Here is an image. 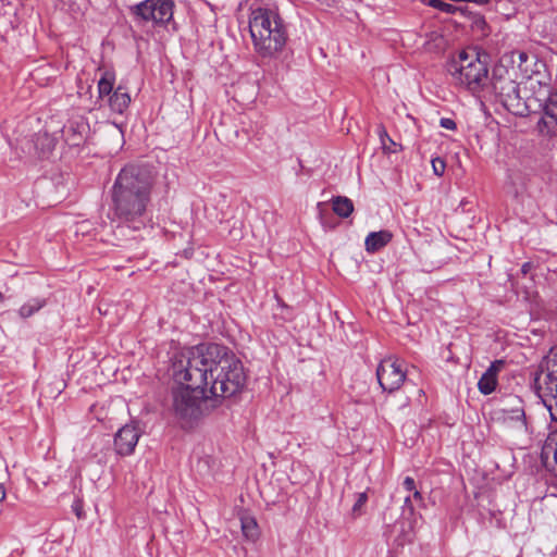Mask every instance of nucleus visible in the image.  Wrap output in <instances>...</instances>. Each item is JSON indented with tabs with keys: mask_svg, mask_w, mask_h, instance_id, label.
Wrapping results in <instances>:
<instances>
[{
	"mask_svg": "<svg viewBox=\"0 0 557 557\" xmlns=\"http://www.w3.org/2000/svg\"><path fill=\"white\" fill-rule=\"evenodd\" d=\"M461 15L468 18L469 26L471 27L472 30L480 32L483 35H487V23L482 14L478 12H472L467 8V11L461 13Z\"/></svg>",
	"mask_w": 557,
	"mask_h": 557,
	"instance_id": "obj_22",
	"label": "nucleus"
},
{
	"mask_svg": "<svg viewBox=\"0 0 557 557\" xmlns=\"http://www.w3.org/2000/svg\"><path fill=\"white\" fill-rule=\"evenodd\" d=\"M433 172L437 176H442L445 172L446 164L443 159L435 158L432 160Z\"/></svg>",
	"mask_w": 557,
	"mask_h": 557,
	"instance_id": "obj_27",
	"label": "nucleus"
},
{
	"mask_svg": "<svg viewBox=\"0 0 557 557\" xmlns=\"http://www.w3.org/2000/svg\"><path fill=\"white\" fill-rule=\"evenodd\" d=\"M513 413L515 414L511 418H516V419L525 418V413L521 408H518L517 410H515Z\"/></svg>",
	"mask_w": 557,
	"mask_h": 557,
	"instance_id": "obj_32",
	"label": "nucleus"
},
{
	"mask_svg": "<svg viewBox=\"0 0 557 557\" xmlns=\"http://www.w3.org/2000/svg\"><path fill=\"white\" fill-rule=\"evenodd\" d=\"M534 387L549 418H557V346L549 350L535 372Z\"/></svg>",
	"mask_w": 557,
	"mask_h": 557,
	"instance_id": "obj_7",
	"label": "nucleus"
},
{
	"mask_svg": "<svg viewBox=\"0 0 557 557\" xmlns=\"http://www.w3.org/2000/svg\"><path fill=\"white\" fill-rule=\"evenodd\" d=\"M486 53L462 50L451 66L456 83L473 96L482 97L490 83Z\"/></svg>",
	"mask_w": 557,
	"mask_h": 557,
	"instance_id": "obj_4",
	"label": "nucleus"
},
{
	"mask_svg": "<svg viewBox=\"0 0 557 557\" xmlns=\"http://www.w3.org/2000/svg\"><path fill=\"white\" fill-rule=\"evenodd\" d=\"M172 389L173 410L177 418H201L216 407V401L207 395V386H196L191 382L177 383Z\"/></svg>",
	"mask_w": 557,
	"mask_h": 557,
	"instance_id": "obj_5",
	"label": "nucleus"
},
{
	"mask_svg": "<svg viewBox=\"0 0 557 557\" xmlns=\"http://www.w3.org/2000/svg\"><path fill=\"white\" fill-rule=\"evenodd\" d=\"M249 32L255 51L263 59L275 58L283 51L288 38L283 18L269 8L251 10Z\"/></svg>",
	"mask_w": 557,
	"mask_h": 557,
	"instance_id": "obj_3",
	"label": "nucleus"
},
{
	"mask_svg": "<svg viewBox=\"0 0 557 557\" xmlns=\"http://www.w3.org/2000/svg\"><path fill=\"white\" fill-rule=\"evenodd\" d=\"M529 267H530L529 263L522 264L521 271L525 274L528 272Z\"/></svg>",
	"mask_w": 557,
	"mask_h": 557,
	"instance_id": "obj_36",
	"label": "nucleus"
},
{
	"mask_svg": "<svg viewBox=\"0 0 557 557\" xmlns=\"http://www.w3.org/2000/svg\"><path fill=\"white\" fill-rule=\"evenodd\" d=\"M440 126L449 131H455L457 128L456 122L450 117H442L440 120Z\"/></svg>",
	"mask_w": 557,
	"mask_h": 557,
	"instance_id": "obj_28",
	"label": "nucleus"
},
{
	"mask_svg": "<svg viewBox=\"0 0 557 557\" xmlns=\"http://www.w3.org/2000/svg\"><path fill=\"white\" fill-rule=\"evenodd\" d=\"M47 304V300L41 297H35L28 299L21 308L18 309V315L22 319H27L35 313H37L40 309H42Z\"/></svg>",
	"mask_w": 557,
	"mask_h": 557,
	"instance_id": "obj_21",
	"label": "nucleus"
},
{
	"mask_svg": "<svg viewBox=\"0 0 557 557\" xmlns=\"http://www.w3.org/2000/svg\"><path fill=\"white\" fill-rule=\"evenodd\" d=\"M494 96L508 111L518 115H524L527 104L520 96V87L516 83L510 70L505 65L495 66L490 83L482 97Z\"/></svg>",
	"mask_w": 557,
	"mask_h": 557,
	"instance_id": "obj_6",
	"label": "nucleus"
},
{
	"mask_svg": "<svg viewBox=\"0 0 557 557\" xmlns=\"http://www.w3.org/2000/svg\"><path fill=\"white\" fill-rule=\"evenodd\" d=\"M115 73L112 70H104L101 72L100 78L97 84L98 99L110 97L114 91Z\"/></svg>",
	"mask_w": 557,
	"mask_h": 557,
	"instance_id": "obj_18",
	"label": "nucleus"
},
{
	"mask_svg": "<svg viewBox=\"0 0 557 557\" xmlns=\"http://www.w3.org/2000/svg\"><path fill=\"white\" fill-rule=\"evenodd\" d=\"M129 103L131 96L122 86H117L108 98L110 110L117 114H123L129 107Z\"/></svg>",
	"mask_w": 557,
	"mask_h": 557,
	"instance_id": "obj_16",
	"label": "nucleus"
},
{
	"mask_svg": "<svg viewBox=\"0 0 557 557\" xmlns=\"http://www.w3.org/2000/svg\"><path fill=\"white\" fill-rule=\"evenodd\" d=\"M175 383L191 382L209 387L216 406L242 393L247 381L244 364L225 345L201 343L177 354L172 363Z\"/></svg>",
	"mask_w": 557,
	"mask_h": 557,
	"instance_id": "obj_1",
	"label": "nucleus"
},
{
	"mask_svg": "<svg viewBox=\"0 0 557 557\" xmlns=\"http://www.w3.org/2000/svg\"><path fill=\"white\" fill-rule=\"evenodd\" d=\"M510 400H512L513 403H517V404H521V399L518 398L517 396L510 397Z\"/></svg>",
	"mask_w": 557,
	"mask_h": 557,
	"instance_id": "obj_37",
	"label": "nucleus"
},
{
	"mask_svg": "<svg viewBox=\"0 0 557 557\" xmlns=\"http://www.w3.org/2000/svg\"><path fill=\"white\" fill-rule=\"evenodd\" d=\"M540 108L535 126L539 136L547 140L557 138V90L550 91Z\"/></svg>",
	"mask_w": 557,
	"mask_h": 557,
	"instance_id": "obj_10",
	"label": "nucleus"
},
{
	"mask_svg": "<svg viewBox=\"0 0 557 557\" xmlns=\"http://www.w3.org/2000/svg\"><path fill=\"white\" fill-rule=\"evenodd\" d=\"M491 0H467V2H472V3H475L478 5H484V4H487L490 3Z\"/></svg>",
	"mask_w": 557,
	"mask_h": 557,
	"instance_id": "obj_34",
	"label": "nucleus"
},
{
	"mask_svg": "<svg viewBox=\"0 0 557 557\" xmlns=\"http://www.w3.org/2000/svg\"><path fill=\"white\" fill-rule=\"evenodd\" d=\"M154 180L153 168L147 164H127L119 172L111 187V201L120 223L138 231L150 222L148 206Z\"/></svg>",
	"mask_w": 557,
	"mask_h": 557,
	"instance_id": "obj_2",
	"label": "nucleus"
},
{
	"mask_svg": "<svg viewBox=\"0 0 557 557\" xmlns=\"http://www.w3.org/2000/svg\"><path fill=\"white\" fill-rule=\"evenodd\" d=\"M412 498L418 500V502H422L423 500L422 495H421V493L418 490L412 491Z\"/></svg>",
	"mask_w": 557,
	"mask_h": 557,
	"instance_id": "obj_33",
	"label": "nucleus"
},
{
	"mask_svg": "<svg viewBox=\"0 0 557 557\" xmlns=\"http://www.w3.org/2000/svg\"><path fill=\"white\" fill-rule=\"evenodd\" d=\"M90 132V126L85 116L78 115L70 119L62 128V135L70 147L83 145Z\"/></svg>",
	"mask_w": 557,
	"mask_h": 557,
	"instance_id": "obj_12",
	"label": "nucleus"
},
{
	"mask_svg": "<svg viewBox=\"0 0 557 557\" xmlns=\"http://www.w3.org/2000/svg\"><path fill=\"white\" fill-rule=\"evenodd\" d=\"M414 512V507L412 505V500H411V496L408 495L405 500H404V505H403V513L406 515V513H409V515H413Z\"/></svg>",
	"mask_w": 557,
	"mask_h": 557,
	"instance_id": "obj_29",
	"label": "nucleus"
},
{
	"mask_svg": "<svg viewBox=\"0 0 557 557\" xmlns=\"http://www.w3.org/2000/svg\"><path fill=\"white\" fill-rule=\"evenodd\" d=\"M367 500H368V495L366 493H359L357 495V499L352 506V512L355 515H360L361 508L364 506Z\"/></svg>",
	"mask_w": 557,
	"mask_h": 557,
	"instance_id": "obj_26",
	"label": "nucleus"
},
{
	"mask_svg": "<svg viewBox=\"0 0 557 557\" xmlns=\"http://www.w3.org/2000/svg\"><path fill=\"white\" fill-rule=\"evenodd\" d=\"M5 498V490L2 484H0V503Z\"/></svg>",
	"mask_w": 557,
	"mask_h": 557,
	"instance_id": "obj_35",
	"label": "nucleus"
},
{
	"mask_svg": "<svg viewBox=\"0 0 557 557\" xmlns=\"http://www.w3.org/2000/svg\"><path fill=\"white\" fill-rule=\"evenodd\" d=\"M393 238L389 231L382 230L379 232H371L368 234L364 240L366 250L368 252H376L385 247Z\"/></svg>",
	"mask_w": 557,
	"mask_h": 557,
	"instance_id": "obj_17",
	"label": "nucleus"
},
{
	"mask_svg": "<svg viewBox=\"0 0 557 557\" xmlns=\"http://www.w3.org/2000/svg\"><path fill=\"white\" fill-rule=\"evenodd\" d=\"M531 57L528 52L522 50H513L508 54H505L500 59V64L508 63L511 65V72L516 75V70L519 71L523 76H528L532 70L530 69L529 61Z\"/></svg>",
	"mask_w": 557,
	"mask_h": 557,
	"instance_id": "obj_14",
	"label": "nucleus"
},
{
	"mask_svg": "<svg viewBox=\"0 0 557 557\" xmlns=\"http://www.w3.org/2000/svg\"><path fill=\"white\" fill-rule=\"evenodd\" d=\"M557 422V420H555Z\"/></svg>",
	"mask_w": 557,
	"mask_h": 557,
	"instance_id": "obj_39",
	"label": "nucleus"
},
{
	"mask_svg": "<svg viewBox=\"0 0 557 557\" xmlns=\"http://www.w3.org/2000/svg\"><path fill=\"white\" fill-rule=\"evenodd\" d=\"M32 143L38 157L45 159L48 158L54 150L57 139L48 132L39 131L38 133L34 134Z\"/></svg>",
	"mask_w": 557,
	"mask_h": 557,
	"instance_id": "obj_15",
	"label": "nucleus"
},
{
	"mask_svg": "<svg viewBox=\"0 0 557 557\" xmlns=\"http://www.w3.org/2000/svg\"><path fill=\"white\" fill-rule=\"evenodd\" d=\"M553 454L555 466L557 467V444L554 446L552 443L545 444L542 450V458L548 459L549 455ZM557 474V469H553Z\"/></svg>",
	"mask_w": 557,
	"mask_h": 557,
	"instance_id": "obj_25",
	"label": "nucleus"
},
{
	"mask_svg": "<svg viewBox=\"0 0 557 557\" xmlns=\"http://www.w3.org/2000/svg\"><path fill=\"white\" fill-rule=\"evenodd\" d=\"M505 367L504 360H495L482 374L478 382V388L483 395L493 393L497 385V374Z\"/></svg>",
	"mask_w": 557,
	"mask_h": 557,
	"instance_id": "obj_13",
	"label": "nucleus"
},
{
	"mask_svg": "<svg viewBox=\"0 0 557 557\" xmlns=\"http://www.w3.org/2000/svg\"><path fill=\"white\" fill-rule=\"evenodd\" d=\"M407 377V363L396 356L382 359L376 368V379L383 392L398 391Z\"/></svg>",
	"mask_w": 557,
	"mask_h": 557,
	"instance_id": "obj_8",
	"label": "nucleus"
},
{
	"mask_svg": "<svg viewBox=\"0 0 557 557\" xmlns=\"http://www.w3.org/2000/svg\"><path fill=\"white\" fill-rule=\"evenodd\" d=\"M5 299V296L0 292V302H2Z\"/></svg>",
	"mask_w": 557,
	"mask_h": 557,
	"instance_id": "obj_38",
	"label": "nucleus"
},
{
	"mask_svg": "<svg viewBox=\"0 0 557 557\" xmlns=\"http://www.w3.org/2000/svg\"><path fill=\"white\" fill-rule=\"evenodd\" d=\"M430 5L447 14H456L457 12L461 14L467 11V8L456 7L443 0H431Z\"/></svg>",
	"mask_w": 557,
	"mask_h": 557,
	"instance_id": "obj_23",
	"label": "nucleus"
},
{
	"mask_svg": "<svg viewBox=\"0 0 557 557\" xmlns=\"http://www.w3.org/2000/svg\"><path fill=\"white\" fill-rule=\"evenodd\" d=\"M173 0H145L129 8L135 18L166 24L173 18Z\"/></svg>",
	"mask_w": 557,
	"mask_h": 557,
	"instance_id": "obj_9",
	"label": "nucleus"
},
{
	"mask_svg": "<svg viewBox=\"0 0 557 557\" xmlns=\"http://www.w3.org/2000/svg\"><path fill=\"white\" fill-rule=\"evenodd\" d=\"M403 486L408 492H412V491L417 490L416 482L411 476H406L404 479Z\"/></svg>",
	"mask_w": 557,
	"mask_h": 557,
	"instance_id": "obj_30",
	"label": "nucleus"
},
{
	"mask_svg": "<svg viewBox=\"0 0 557 557\" xmlns=\"http://www.w3.org/2000/svg\"><path fill=\"white\" fill-rule=\"evenodd\" d=\"M318 210H319V216H320V220L322 222V224L325 225V221H324V212H323V203L322 202H319L318 203Z\"/></svg>",
	"mask_w": 557,
	"mask_h": 557,
	"instance_id": "obj_31",
	"label": "nucleus"
},
{
	"mask_svg": "<svg viewBox=\"0 0 557 557\" xmlns=\"http://www.w3.org/2000/svg\"><path fill=\"white\" fill-rule=\"evenodd\" d=\"M379 137L382 148L386 153L397 152V144L389 137L384 127H381L379 129Z\"/></svg>",
	"mask_w": 557,
	"mask_h": 557,
	"instance_id": "obj_24",
	"label": "nucleus"
},
{
	"mask_svg": "<svg viewBox=\"0 0 557 557\" xmlns=\"http://www.w3.org/2000/svg\"><path fill=\"white\" fill-rule=\"evenodd\" d=\"M240 527L243 535L246 540L255 542L259 539L260 531L256 519L249 515H243L240 517Z\"/></svg>",
	"mask_w": 557,
	"mask_h": 557,
	"instance_id": "obj_19",
	"label": "nucleus"
},
{
	"mask_svg": "<svg viewBox=\"0 0 557 557\" xmlns=\"http://www.w3.org/2000/svg\"><path fill=\"white\" fill-rule=\"evenodd\" d=\"M331 201L334 213L339 218L346 219L354 212V203L348 197L334 196Z\"/></svg>",
	"mask_w": 557,
	"mask_h": 557,
	"instance_id": "obj_20",
	"label": "nucleus"
},
{
	"mask_svg": "<svg viewBox=\"0 0 557 557\" xmlns=\"http://www.w3.org/2000/svg\"><path fill=\"white\" fill-rule=\"evenodd\" d=\"M141 431L138 426L137 420H131L123 425L115 434L114 446L115 450L121 456H128L134 453L138 443Z\"/></svg>",
	"mask_w": 557,
	"mask_h": 557,
	"instance_id": "obj_11",
	"label": "nucleus"
}]
</instances>
